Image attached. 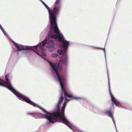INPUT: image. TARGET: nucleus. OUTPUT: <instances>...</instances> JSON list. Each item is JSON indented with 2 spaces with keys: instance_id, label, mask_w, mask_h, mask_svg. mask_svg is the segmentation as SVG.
I'll list each match as a JSON object with an SVG mask.
<instances>
[{
  "instance_id": "obj_5",
  "label": "nucleus",
  "mask_w": 132,
  "mask_h": 132,
  "mask_svg": "<svg viewBox=\"0 0 132 132\" xmlns=\"http://www.w3.org/2000/svg\"><path fill=\"white\" fill-rule=\"evenodd\" d=\"M108 82H109V89L110 90V96L111 97V100L113 104H115L116 106H118L119 108H121L122 107L121 104L122 103L121 102L119 101L118 100H116L114 96L112 94L111 91L110 90V84L109 82V77L108 74Z\"/></svg>"
},
{
  "instance_id": "obj_14",
  "label": "nucleus",
  "mask_w": 132,
  "mask_h": 132,
  "mask_svg": "<svg viewBox=\"0 0 132 132\" xmlns=\"http://www.w3.org/2000/svg\"><path fill=\"white\" fill-rule=\"evenodd\" d=\"M31 47V48L30 49H31L32 50V49L34 48L35 49H37V46H31V47Z\"/></svg>"
},
{
  "instance_id": "obj_18",
  "label": "nucleus",
  "mask_w": 132,
  "mask_h": 132,
  "mask_svg": "<svg viewBox=\"0 0 132 132\" xmlns=\"http://www.w3.org/2000/svg\"><path fill=\"white\" fill-rule=\"evenodd\" d=\"M28 114H29L31 115L32 116H33L34 114V113H28Z\"/></svg>"
},
{
  "instance_id": "obj_3",
  "label": "nucleus",
  "mask_w": 132,
  "mask_h": 132,
  "mask_svg": "<svg viewBox=\"0 0 132 132\" xmlns=\"http://www.w3.org/2000/svg\"><path fill=\"white\" fill-rule=\"evenodd\" d=\"M53 29H54V32L55 34V35H54L53 34H51V37L57 39L59 41L61 42L62 43V47L63 50L64 51V53L66 54L68 47L69 42L63 39V36L60 33L59 29L57 25L51 28V30Z\"/></svg>"
},
{
  "instance_id": "obj_2",
  "label": "nucleus",
  "mask_w": 132,
  "mask_h": 132,
  "mask_svg": "<svg viewBox=\"0 0 132 132\" xmlns=\"http://www.w3.org/2000/svg\"><path fill=\"white\" fill-rule=\"evenodd\" d=\"M10 76L9 73H7L5 76L6 81L0 79V85L5 87L12 92L16 96L21 98L27 103L33 105L34 107L37 106V105L32 102L27 97L21 94L16 91L12 86L9 79Z\"/></svg>"
},
{
  "instance_id": "obj_8",
  "label": "nucleus",
  "mask_w": 132,
  "mask_h": 132,
  "mask_svg": "<svg viewBox=\"0 0 132 132\" xmlns=\"http://www.w3.org/2000/svg\"><path fill=\"white\" fill-rule=\"evenodd\" d=\"M49 42L52 45H49L47 46L46 47L50 49H52L53 50H54L55 49V48L53 46V45H54V42L52 40H50Z\"/></svg>"
},
{
  "instance_id": "obj_12",
  "label": "nucleus",
  "mask_w": 132,
  "mask_h": 132,
  "mask_svg": "<svg viewBox=\"0 0 132 132\" xmlns=\"http://www.w3.org/2000/svg\"><path fill=\"white\" fill-rule=\"evenodd\" d=\"M58 56V55L57 54L53 53L51 55V56L53 58L56 57Z\"/></svg>"
},
{
  "instance_id": "obj_13",
  "label": "nucleus",
  "mask_w": 132,
  "mask_h": 132,
  "mask_svg": "<svg viewBox=\"0 0 132 132\" xmlns=\"http://www.w3.org/2000/svg\"><path fill=\"white\" fill-rule=\"evenodd\" d=\"M57 53L59 55H61L62 54L63 52L61 50H58L57 51Z\"/></svg>"
},
{
  "instance_id": "obj_17",
  "label": "nucleus",
  "mask_w": 132,
  "mask_h": 132,
  "mask_svg": "<svg viewBox=\"0 0 132 132\" xmlns=\"http://www.w3.org/2000/svg\"><path fill=\"white\" fill-rule=\"evenodd\" d=\"M98 49H101V50H103L104 51V53L105 56V58H106L105 52V48H98Z\"/></svg>"
},
{
  "instance_id": "obj_6",
  "label": "nucleus",
  "mask_w": 132,
  "mask_h": 132,
  "mask_svg": "<svg viewBox=\"0 0 132 132\" xmlns=\"http://www.w3.org/2000/svg\"><path fill=\"white\" fill-rule=\"evenodd\" d=\"M105 113L108 115H109V116L112 119L113 123H114L115 126H116L115 122L114 119L113 117V114L111 113V110H110L108 111H106L105 112Z\"/></svg>"
},
{
  "instance_id": "obj_4",
  "label": "nucleus",
  "mask_w": 132,
  "mask_h": 132,
  "mask_svg": "<svg viewBox=\"0 0 132 132\" xmlns=\"http://www.w3.org/2000/svg\"><path fill=\"white\" fill-rule=\"evenodd\" d=\"M40 0L48 11L50 17L51 27H52L57 25L56 16L59 13L60 9V6L55 7L52 11H51L50 10L49 7L42 0Z\"/></svg>"
},
{
  "instance_id": "obj_11",
  "label": "nucleus",
  "mask_w": 132,
  "mask_h": 132,
  "mask_svg": "<svg viewBox=\"0 0 132 132\" xmlns=\"http://www.w3.org/2000/svg\"><path fill=\"white\" fill-rule=\"evenodd\" d=\"M47 42V40L46 39H45L42 42V46H45Z\"/></svg>"
},
{
  "instance_id": "obj_16",
  "label": "nucleus",
  "mask_w": 132,
  "mask_h": 132,
  "mask_svg": "<svg viewBox=\"0 0 132 132\" xmlns=\"http://www.w3.org/2000/svg\"><path fill=\"white\" fill-rule=\"evenodd\" d=\"M60 1V0H56V1L55 2V3L56 4H59Z\"/></svg>"
},
{
  "instance_id": "obj_7",
  "label": "nucleus",
  "mask_w": 132,
  "mask_h": 132,
  "mask_svg": "<svg viewBox=\"0 0 132 132\" xmlns=\"http://www.w3.org/2000/svg\"><path fill=\"white\" fill-rule=\"evenodd\" d=\"M15 46L17 49V50L16 51H21L22 50H28L29 49L31 48V47H26V48H23L21 47H20L18 44H16L15 45Z\"/></svg>"
},
{
  "instance_id": "obj_1",
  "label": "nucleus",
  "mask_w": 132,
  "mask_h": 132,
  "mask_svg": "<svg viewBox=\"0 0 132 132\" xmlns=\"http://www.w3.org/2000/svg\"><path fill=\"white\" fill-rule=\"evenodd\" d=\"M49 63L52 67L53 71H55L58 77L61 88V94L59 101L57 105V111L52 113L48 112L47 115H64V109L67 103L66 101H69L71 99L76 98H74L72 95L68 94L67 93V90L64 87L63 82L65 80V76L63 75H60L57 72V70L55 69L56 65L51 62H50Z\"/></svg>"
},
{
  "instance_id": "obj_10",
  "label": "nucleus",
  "mask_w": 132,
  "mask_h": 132,
  "mask_svg": "<svg viewBox=\"0 0 132 132\" xmlns=\"http://www.w3.org/2000/svg\"><path fill=\"white\" fill-rule=\"evenodd\" d=\"M62 65L60 64V63H59L57 67L56 66V67L55 68V69H57V71L59 70H61L62 69ZM58 72V71H57Z\"/></svg>"
},
{
  "instance_id": "obj_19",
  "label": "nucleus",
  "mask_w": 132,
  "mask_h": 132,
  "mask_svg": "<svg viewBox=\"0 0 132 132\" xmlns=\"http://www.w3.org/2000/svg\"><path fill=\"white\" fill-rule=\"evenodd\" d=\"M34 51L35 53H36L38 55H39L40 56H41L39 54L37 53L34 50H33Z\"/></svg>"
},
{
  "instance_id": "obj_9",
  "label": "nucleus",
  "mask_w": 132,
  "mask_h": 132,
  "mask_svg": "<svg viewBox=\"0 0 132 132\" xmlns=\"http://www.w3.org/2000/svg\"><path fill=\"white\" fill-rule=\"evenodd\" d=\"M68 61V59L66 57H63L61 58L59 62L64 64H66Z\"/></svg>"
},
{
  "instance_id": "obj_15",
  "label": "nucleus",
  "mask_w": 132,
  "mask_h": 132,
  "mask_svg": "<svg viewBox=\"0 0 132 132\" xmlns=\"http://www.w3.org/2000/svg\"><path fill=\"white\" fill-rule=\"evenodd\" d=\"M90 48L92 49H98L99 48L96 47L94 46H90Z\"/></svg>"
}]
</instances>
